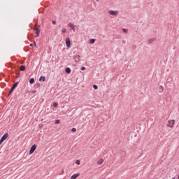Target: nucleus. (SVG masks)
<instances>
[{"label": "nucleus", "instance_id": "f257e3e1", "mask_svg": "<svg viewBox=\"0 0 179 179\" xmlns=\"http://www.w3.org/2000/svg\"><path fill=\"white\" fill-rule=\"evenodd\" d=\"M174 124H176V121H174V120H171L168 121L166 127L169 128H174Z\"/></svg>", "mask_w": 179, "mask_h": 179}, {"label": "nucleus", "instance_id": "f03ea898", "mask_svg": "<svg viewBox=\"0 0 179 179\" xmlns=\"http://www.w3.org/2000/svg\"><path fill=\"white\" fill-rule=\"evenodd\" d=\"M36 149H37V145L36 144H34L29 150V155H33V153H34V152L36 151Z\"/></svg>", "mask_w": 179, "mask_h": 179}, {"label": "nucleus", "instance_id": "7ed1b4c3", "mask_svg": "<svg viewBox=\"0 0 179 179\" xmlns=\"http://www.w3.org/2000/svg\"><path fill=\"white\" fill-rule=\"evenodd\" d=\"M66 45L67 48H71V39L69 38H66Z\"/></svg>", "mask_w": 179, "mask_h": 179}, {"label": "nucleus", "instance_id": "20e7f679", "mask_svg": "<svg viewBox=\"0 0 179 179\" xmlns=\"http://www.w3.org/2000/svg\"><path fill=\"white\" fill-rule=\"evenodd\" d=\"M108 13H109V15H112L113 16H117V15H118V11H117V10H109Z\"/></svg>", "mask_w": 179, "mask_h": 179}, {"label": "nucleus", "instance_id": "39448f33", "mask_svg": "<svg viewBox=\"0 0 179 179\" xmlns=\"http://www.w3.org/2000/svg\"><path fill=\"white\" fill-rule=\"evenodd\" d=\"M34 30H35V33L36 34V37H38V36H40V29H38V27H37V26L34 27Z\"/></svg>", "mask_w": 179, "mask_h": 179}, {"label": "nucleus", "instance_id": "423d86ee", "mask_svg": "<svg viewBox=\"0 0 179 179\" xmlns=\"http://www.w3.org/2000/svg\"><path fill=\"white\" fill-rule=\"evenodd\" d=\"M68 26H69V27H70V29H71V30H73V31H75V24H73L72 22H69V23L68 24Z\"/></svg>", "mask_w": 179, "mask_h": 179}, {"label": "nucleus", "instance_id": "0eeeda50", "mask_svg": "<svg viewBox=\"0 0 179 179\" xmlns=\"http://www.w3.org/2000/svg\"><path fill=\"white\" fill-rule=\"evenodd\" d=\"M8 136H9V134L8 133H6L2 137H1V140L2 141H6V139H8Z\"/></svg>", "mask_w": 179, "mask_h": 179}, {"label": "nucleus", "instance_id": "6e6552de", "mask_svg": "<svg viewBox=\"0 0 179 179\" xmlns=\"http://www.w3.org/2000/svg\"><path fill=\"white\" fill-rule=\"evenodd\" d=\"M20 71H21L22 72H24V71H26V66H24V65L20 66Z\"/></svg>", "mask_w": 179, "mask_h": 179}, {"label": "nucleus", "instance_id": "1a4fd4ad", "mask_svg": "<svg viewBox=\"0 0 179 179\" xmlns=\"http://www.w3.org/2000/svg\"><path fill=\"white\" fill-rule=\"evenodd\" d=\"M65 72H66V73H68L69 75L71 74V68H69V67L66 68Z\"/></svg>", "mask_w": 179, "mask_h": 179}, {"label": "nucleus", "instance_id": "9d476101", "mask_svg": "<svg viewBox=\"0 0 179 179\" xmlns=\"http://www.w3.org/2000/svg\"><path fill=\"white\" fill-rule=\"evenodd\" d=\"M79 177V173H76V174H74L71 177V179H76L77 178Z\"/></svg>", "mask_w": 179, "mask_h": 179}, {"label": "nucleus", "instance_id": "9b49d317", "mask_svg": "<svg viewBox=\"0 0 179 179\" xmlns=\"http://www.w3.org/2000/svg\"><path fill=\"white\" fill-rule=\"evenodd\" d=\"M19 85V82H16L15 83H14L12 86L13 89H15L16 87H17Z\"/></svg>", "mask_w": 179, "mask_h": 179}, {"label": "nucleus", "instance_id": "f8f14e48", "mask_svg": "<svg viewBox=\"0 0 179 179\" xmlns=\"http://www.w3.org/2000/svg\"><path fill=\"white\" fill-rule=\"evenodd\" d=\"M45 82V77L44 76H41L40 78H39V82Z\"/></svg>", "mask_w": 179, "mask_h": 179}, {"label": "nucleus", "instance_id": "ddd939ff", "mask_svg": "<svg viewBox=\"0 0 179 179\" xmlns=\"http://www.w3.org/2000/svg\"><path fill=\"white\" fill-rule=\"evenodd\" d=\"M94 43H96V39L94 38H91L90 40V44H94Z\"/></svg>", "mask_w": 179, "mask_h": 179}, {"label": "nucleus", "instance_id": "4468645a", "mask_svg": "<svg viewBox=\"0 0 179 179\" xmlns=\"http://www.w3.org/2000/svg\"><path fill=\"white\" fill-rule=\"evenodd\" d=\"M13 90H15V88L11 87V89L8 93V96H10V94H12V93H13Z\"/></svg>", "mask_w": 179, "mask_h": 179}, {"label": "nucleus", "instance_id": "2eb2a0df", "mask_svg": "<svg viewBox=\"0 0 179 179\" xmlns=\"http://www.w3.org/2000/svg\"><path fill=\"white\" fill-rule=\"evenodd\" d=\"M29 83H30L31 85H33V83H34V78H31V79H29Z\"/></svg>", "mask_w": 179, "mask_h": 179}, {"label": "nucleus", "instance_id": "dca6fc26", "mask_svg": "<svg viewBox=\"0 0 179 179\" xmlns=\"http://www.w3.org/2000/svg\"><path fill=\"white\" fill-rule=\"evenodd\" d=\"M104 162V160H103V159H101L98 161V164H103V162Z\"/></svg>", "mask_w": 179, "mask_h": 179}, {"label": "nucleus", "instance_id": "f3484780", "mask_svg": "<svg viewBox=\"0 0 179 179\" xmlns=\"http://www.w3.org/2000/svg\"><path fill=\"white\" fill-rule=\"evenodd\" d=\"M163 90H164V88L163 87V86H161L159 89V93H162Z\"/></svg>", "mask_w": 179, "mask_h": 179}, {"label": "nucleus", "instance_id": "a211bd4d", "mask_svg": "<svg viewBox=\"0 0 179 179\" xmlns=\"http://www.w3.org/2000/svg\"><path fill=\"white\" fill-rule=\"evenodd\" d=\"M79 58H80V55H76L74 57V59H78V61H79Z\"/></svg>", "mask_w": 179, "mask_h": 179}, {"label": "nucleus", "instance_id": "6ab92c4d", "mask_svg": "<svg viewBox=\"0 0 179 179\" xmlns=\"http://www.w3.org/2000/svg\"><path fill=\"white\" fill-rule=\"evenodd\" d=\"M93 88L95 90H97L99 89V87L96 85H93Z\"/></svg>", "mask_w": 179, "mask_h": 179}, {"label": "nucleus", "instance_id": "aec40b11", "mask_svg": "<svg viewBox=\"0 0 179 179\" xmlns=\"http://www.w3.org/2000/svg\"><path fill=\"white\" fill-rule=\"evenodd\" d=\"M122 31L124 33H126V34L128 33V29H127L125 28H123Z\"/></svg>", "mask_w": 179, "mask_h": 179}, {"label": "nucleus", "instance_id": "412c9836", "mask_svg": "<svg viewBox=\"0 0 179 179\" xmlns=\"http://www.w3.org/2000/svg\"><path fill=\"white\" fill-rule=\"evenodd\" d=\"M53 106H55V107H58V102H55V103H53Z\"/></svg>", "mask_w": 179, "mask_h": 179}, {"label": "nucleus", "instance_id": "4be33fe9", "mask_svg": "<svg viewBox=\"0 0 179 179\" xmlns=\"http://www.w3.org/2000/svg\"><path fill=\"white\" fill-rule=\"evenodd\" d=\"M76 164H78V165L80 164V160L77 159V160L76 161Z\"/></svg>", "mask_w": 179, "mask_h": 179}, {"label": "nucleus", "instance_id": "5701e85b", "mask_svg": "<svg viewBox=\"0 0 179 179\" xmlns=\"http://www.w3.org/2000/svg\"><path fill=\"white\" fill-rule=\"evenodd\" d=\"M61 122V121L59 120H57L55 122V124H59Z\"/></svg>", "mask_w": 179, "mask_h": 179}, {"label": "nucleus", "instance_id": "b1692460", "mask_svg": "<svg viewBox=\"0 0 179 179\" xmlns=\"http://www.w3.org/2000/svg\"><path fill=\"white\" fill-rule=\"evenodd\" d=\"M153 41H155V40H153V39H150V40H149V44H152V43H153Z\"/></svg>", "mask_w": 179, "mask_h": 179}, {"label": "nucleus", "instance_id": "393cba45", "mask_svg": "<svg viewBox=\"0 0 179 179\" xmlns=\"http://www.w3.org/2000/svg\"><path fill=\"white\" fill-rule=\"evenodd\" d=\"M71 131L72 132H76V128H72Z\"/></svg>", "mask_w": 179, "mask_h": 179}, {"label": "nucleus", "instance_id": "a878e982", "mask_svg": "<svg viewBox=\"0 0 179 179\" xmlns=\"http://www.w3.org/2000/svg\"><path fill=\"white\" fill-rule=\"evenodd\" d=\"M62 33H66V29H63L62 30Z\"/></svg>", "mask_w": 179, "mask_h": 179}, {"label": "nucleus", "instance_id": "bb28decb", "mask_svg": "<svg viewBox=\"0 0 179 179\" xmlns=\"http://www.w3.org/2000/svg\"><path fill=\"white\" fill-rule=\"evenodd\" d=\"M2 143H3V140H2L1 138L0 139V145H2Z\"/></svg>", "mask_w": 179, "mask_h": 179}, {"label": "nucleus", "instance_id": "cd10ccee", "mask_svg": "<svg viewBox=\"0 0 179 179\" xmlns=\"http://www.w3.org/2000/svg\"><path fill=\"white\" fill-rule=\"evenodd\" d=\"M52 23V24H57V21L53 20Z\"/></svg>", "mask_w": 179, "mask_h": 179}, {"label": "nucleus", "instance_id": "c85d7f7f", "mask_svg": "<svg viewBox=\"0 0 179 179\" xmlns=\"http://www.w3.org/2000/svg\"><path fill=\"white\" fill-rule=\"evenodd\" d=\"M85 69H86L85 66L81 67V71H85Z\"/></svg>", "mask_w": 179, "mask_h": 179}, {"label": "nucleus", "instance_id": "c756f323", "mask_svg": "<svg viewBox=\"0 0 179 179\" xmlns=\"http://www.w3.org/2000/svg\"><path fill=\"white\" fill-rule=\"evenodd\" d=\"M20 76V73H17L16 74V78H19Z\"/></svg>", "mask_w": 179, "mask_h": 179}, {"label": "nucleus", "instance_id": "7c9ffc66", "mask_svg": "<svg viewBox=\"0 0 179 179\" xmlns=\"http://www.w3.org/2000/svg\"><path fill=\"white\" fill-rule=\"evenodd\" d=\"M34 45H35V47H36L37 44L36 43L35 41L34 42Z\"/></svg>", "mask_w": 179, "mask_h": 179}, {"label": "nucleus", "instance_id": "2f4dec72", "mask_svg": "<svg viewBox=\"0 0 179 179\" xmlns=\"http://www.w3.org/2000/svg\"><path fill=\"white\" fill-rule=\"evenodd\" d=\"M30 46H31V47H33V43H31V44H30Z\"/></svg>", "mask_w": 179, "mask_h": 179}, {"label": "nucleus", "instance_id": "473e14b6", "mask_svg": "<svg viewBox=\"0 0 179 179\" xmlns=\"http://www.w3.org/2000/svg\"><path fill=\"white\" fill-rule=\"evenodd\" d=\"M34 93H36V91H34Z\"/></svg>", "mask_w": 179, "mask_h": 179}, {"label": "nucleus", "instance_id": "72a5a7b5", "mask_svg": "<svg viewBox=\"0 0 179 179\" xmlns=\"http://www.w3.org/2000/svg\"><path fill=\"white\" fill-rule=\"evenodd\" d=\"M96 1H99V0H96Z\"/></svg>", "mask_w": 179, "mask_h": 179}]
</instances>
